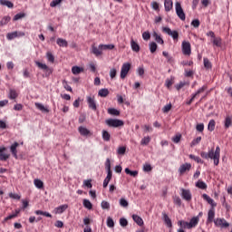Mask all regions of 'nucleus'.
<instances>
[{
    "label": "nucleus",
    "mask_w": 232,
    "mask_h": 232,
    "mask_svg": "<svg viewBox=\"0 0 232 232\" xmlns=\"http://www.w3.org/2000/svg\"><path fill=\"white\" fill-rule=\"evenodd\" d=\"M200 157L206 160L211 159V160L214 162V166H218V164H220V147L217 146L216 150L211 149L208 150V152L202 151L200 153Z\"/></svg>",
    "instance_id": "1"
},
{
    "label": "nucleus",
    "mask_w": 232,
    "mask_h": 232,
    "mask_svg": "<svg viewBox=\"0 0 232 232\" xmlns=\"http://www.w3.org/2000/svg\"><path fill=\"white\" fill-rule=\"evenodd\" d=\"M175 8L178 17H179L181 21H186V13H184V9H182L180 2H176Z\"/></svg>",
    "instance_id": "2"
},
{
    "label": "nucleus",
    "mask_w": 232,
    "mask_h": 232,
    "mask_svg": "<svg viewBox=\"0 0 232 232\" xmlns=\"http://www.w3.org/2000/svg\"><path fill=\"white\" fill-rule=\"evenodd\" d=\"M130 70H131V63H123L121 70V79H126V76L130 72Z\"/></svg>",
    "instance_id": "3"
},
{
    "label": "nucleus",
    "mask_w": 232,
    "mask_h": 232,
    "mask_svg": "<svg viewBox=\"0 0 232 232\" xmlns=\"http://www.w3.org/2000/svg\"><path fill=\"white\" fill-rule=\"evenodd\" d=\"M106 124L111 128H119L121 126H124V121L121 120L109 119L106 121Z\"/></svg>",
    "instance_id": "4"
},
{
    "label": "nucleus",
    "mask_w": 232,
    "mask_h": 232,
    "mask_svg": "<svg viewBox=\"0 0 232 232\" xmlns=\"http://www.w3.org/2000/svg\"><path fill=\"white\" fill-rule=\"evenodd\" d=\"M181 49L183 55H191V44L189 42L183 41Z\"/></svg>",
    "instance_id": "5"
},
{
    "label": "nucleus",
    "mask_w": 232,
    "mask_h": 232,
    "mask_svg": "<svg viewBox=\"0 0 232 232\" xmlns=\"http://www.w3.org/2000/svg\"><path fill=\"white\" fill-rule=\"evenodd\" d=\"M87 99V104L91 110L93 111H97V102H95V96L93 95H89L86 97Z\"/></svg>",
    "instance_id": "6"
},
{
    "label": "nucleus",
    "mask_w": 232,
    "mask_h": 232,
    "mask_svg": "<svg viewBox=\"0 0 232 232\" xmlns=\"http://www.w3.org/2000/svg\"><path fill=\"white\" fill-rule=\"evenodd\" d=\"M162 32H164V34H167L168 35H171L174 41H179V32L171 31L169 27H162Z\"/></svg>",
    "instance_id": "7"
},
{
    "label": "nucleus",
    "mask_w": 232,
    "mask_h": 232,
    "mask_svg": "<svg viewBox=\"0 0 232 232\" xmlns=\"http://www.w3.org/2000/svg\"><path fill=\"white\" fill-rule=\"evenodd\" d=\"M24 32H21V31H14V32H13V33H8L7 34H6V39L8 40V41H12V40H14V39H15V38H17V37H24Z\"/></svg>",
    "instance_id": "8"
},
{
    "label": "nucleus",
    "mask_w": 232,
    "mask_h": 232,
    "mask_svg": "<svg viewBox=\"0 0 232 232\" xmlns=\"http://www.w3.org/2000/svg\"><path fill=\"white\" fill-rule=\"evenodd\" d=\"M105 169H107V180H111V177L113 173L111 172V162L110 161V159H107L105 161Z\"/></svg>",
    "instance_id": "9"
},
{
    "label": "nucleus",
    "mask_w": 232,
    "mask_h": 232,
    "mask_svg": "<svg viewBox=\"0 0 232 232\" xmlns=\"http://www.w3.org/2000/svg\"><path fill=\"white\" fill-rule=\"evenodd\" d=\"M206 90H208V85H203L201 88H199L196 93H194L191 97V99L188 102V104H191V102H193L195 101V99H197V97H198L199 93H204V92H206Z\"/></svg>",
    "instance_id": "10"
},
{
    "label": "nucleus",
    "mask_w": 232,
    "mask_h": 232,
    "mask_svg": "<svg viewBox=\"0 0 232 232\" xmlns=\"http://www.w3.org/2000/svg\"><path fill=\"white\" fill-rule=\"evenodd\" d=\"M214 224L218 227H229V224L225 218H217L214 219Z\"/></svg>",
    "instance_id": "11"
},
{
    "label": "nucleus",
    "mask_w": 232,
    "mask_h": 232,
    "mask_svg": "<svg viewBox=\"0 0 232 232\" xmlns=\"http://www.w3.org/2000/svg\"><path fill=\"white\" fill-rule=\"evenodd\" d=\"M6 151L5 147H0V160L2 162H6L10 159V154L5 153Z\"/></svg>",
    "instance_id": "12"
},
{
    "label": "nucleus",
    "mask_w": 232,
    "mask_h": 232,
    "mask_svg": "<svg viewBox=\"0 0 232 232\" xmlns=\"http://www.w3.org/2000/svg\"><path fill=\"white\" fill-rule=\"evenodd\" d=\"M202 198H204L208 204L211 205V209H215V208H217V202H215V200H213V198H211L208 194H203Z\"/></svg>",
    "instance_id": "13"
},
{
    "label": "nucleus",
    "mask_w": 232,
    "mask_h": 232,
    "mask_svg": "<svg viewBox=\"0 0 232 232\" xmlns=\"http://www.w3.org/2000/svg\"><path fill=\"white\" fill-rule=\"evenodd\" d=\"M181 197L182 198H184V200H187V202H189V200H191V191L182 188Z\"/></svg>",
    "instance_id": "14"
},
{
    "label": "nucleus",
    "mask_w": 232,
    "mask_h": 232,
    "mask_svg": "<svg viewBox=\"0 0 232 232\" xmlns=\"http://www.w3.org/2000/svg\"><path fill=\"white\" fill-rule=\"evenodd\" d=\"M78 131L80 135H82V137L92 136V132L90 131V130L86 129L85 127H82V126L79 127Z\"/></svg>",
    "instance_id": "15"
},
{
    "label": "nucleus",
    "mask_w": 232,
    "mask_h": 232,
    "mask_svg": "<svg viewBox=\"0 0 232 232\" xmlns=\"http://www.w3.org/2000/svg\"><path fill=\"white\" fill-rule=\"evenodd\" d=\"M67 209H68L67 204L61 205L54 208V213L55 215H62V213H64V211H66Z\"/></svg>",
    "instance_id": "16"
},
{
    "label": "nucleus",
    "mask_w": 232,
    "mask_h": 232,
    "mask_svg": "<svg viewBox=\"0 0 232 232\" xmlns=\"http://www.w3.org/2000/svg\"><path fill=\"white\" fill-rule=\"evenodd\" d=\"M92 53H93V55H95L96 57L102 55V48H101V45H99L98 47L95 45H92Z\"/></svg>",
    "instance_id": "17"
},
{
    "label": "nucleus",
    "mask_w": 232,
    "mask_h": 232,
    "mask_svg": "<svg viewBox=\"0 0 232 232\" xmlns=\"http://www.w3.org/2000/svg\"><path fill=\"white\" fill-rule=\"evenodd\" d=\"M189 169H191V163H185L179 167V171L181 175H184V173L189 171Z\"/></svg>",
    "instance_id": "18"
},
{
    "label": "nucleus",
    "mask_w": 232,
    "mask_h": 232,
    "mask_svg": "<svg viewBox=\"0 0 232 232\" xmlns=\"http://www.w3.org/2000/svg\"><path fill=\"white\" fill-rule=\"evenodd\" d=\"M35 107L37 108V110L42 111V113H49L50 112V109L48 108V106H44L43 103L36 102Z\"/></svg>",
    "instance_id": "19"
},
{
    "label": "nucleus",
    "mask_w": 232,
    "mask_h": 232,
    "mask_svg": "<svg viewBox=\"0 0 232 232\" xmlns=\"http://www.w3.org/2000/svg\"><path fill=\"white\" fill-rule=\"evenodd\" d=\"M17 148H19V143L17 141L13 143L10 147V151L14 159H17Z\"/></svg>",
    "instance_id": "20"
},
{
    "label": "nucleus",
    "mask_w": 232,
    "mask_h": 232,
    "mask_svg": "<svg viewBox=\"0 0 232 232\" xmlns=\"http://www.w3.org/2000/svg\"><path fill=\"white\" fill-rule=\"evenodd\" d=\"M215 220V208H210L208 213V224H211Z\"/></svg>",
    "instance_id": "21"
},
{
    "label": "nucleus",
    "mask_w": 232,
    "mask_h": 232,
    "mask_svg": "<svg viewBox=\"0 0 232 232\" xmlns=\"http://www.w3.org/2000/svg\"><path fill=\"white\" fill-rule=\"evenodd\" d=\"M198 222H200V219L198 218V217H194L190 219V221L188 222V226H190V229H193V227H197V226H198Z\"/></svg>",
    "instance_id": "22"
},
{
    "label": "nucleus",
    "mask_w": 232,
    "mask_h": 232,
    "mask_svg": "<svg viewBox=\"0 0 232 232\" xmlns=\"http://www.w3.org/2000/svg\"><path fill=\"white\" fill-rule=\"evenodd\" d=\"M132 219L138 226H144V220L140 216L133 214Z\"/></svg>",
    "instance_id": "23"
},
{
    "label": "nucleus",
    "mask_w": 232,
    "mask_h": 232,
    "mask_svg": "<svg viewBox=\"0 0 232 232\" xmlns=\"http://www.w3.org/2000/svg\"><path fill=\"white\" fill-rule=\"evenodd\" d=\"M130 46H131V50L133 52L139 53L140 52V46L139 45V44H137V42H135V40L131 39L130 40Z\"/></svg>",
    "instance_id": "24"
},
{
    "label": "nucleus",
    "mask_w": 232,
    "mask_h": 232,
    "mask_svg": "<svg viewBox=\"0 0 232 232\" xmlns=\"http://www.w3.org/2000/svg\"><path fill=\"white\" fill-rule=\"evenodd\" d=\"M164 6H165V11L166 12H170V10H173V1L165 0Z\"/></svg>",
    "instance_id": "25"
},
{
    "label": "nucleus",
    "mask_w": 232,
    "mask_h": 232,
    "mask_svg": "<svg viewBox=\"0 0 232 232\" xmlns=\"http://www.w3.org/2000/svg\"><path fill=\"white\" fill-rule=\"evenodd\" d=\"M56 44L62 48H68V42L63 38H58Z\"/></svg>",
    "instance_id": "26"
},
{
    "label": "nucleus",
    "mask_w": 232,
    "mask_h": 232,
    "mask_svg": "<svg viewBox=\"0 0 232 232\" xmlns=\"http://www.w3.org/2000/svg\"><path fill=\"white\" fill-rule=\"evenodd\" d=\"M152 37H154V40L156 41V43H158V44H164V40L162 39L160 34H157V32H154L152 34Z\"/></svg>",
    "instance_id": "27"
},
{
    "label": "nucleus",
    "mask_w": 232,
    "mask_h": 232,
    "mask_svg": "<svg viewBox=\"0 0 232 232\" xmlns=\"http://www.w3.org/2000/svg\"><path fill=\"white\" fill-rule=\"evenodd\" d=\"M17 97H19L17 91H15L14 89H10L9 90V99H11V101H14V100L17 99Z\"/></svg>",
    "instance_id": "28"
},
{
    "label": "nucleus",
    "mask_w": 232,
    "mask_h": 232,
    "mask_svg": "<svg viewBox=\"0 0 232 232\" xmlns=\"http://www.w3.org/2000/svg\"><path fill=\"white\" fill-rule=\"evenodd\" d=\"M34 184L35 188H37L38 189H43V188H44V183L43 182V180H41L39 179H35L34 180Z\"/></svg>",
    "instance_id": "29"
},
{
    "label": "nucleus",
    "mask_w": 232,
    "mask_h": 232,
    "mask_svg": "<svg viewBox=\"0 0 232 232\" xmlns=\"http://www.w3.org/2000/svg\"><path fill=\"white\" fill-rule=\"evenodd\" d=\"M72 72L73 75H79V73L84 72V69L82 67H79V66H72Z\"/></svg>",
    "instance_id": "30"
},
{
    "label": "nucleus",
    "mask_w": 232,
    "mask_h": 232,
    "mask_svg": "<svg viewBox=\"0 0 232 232\" xmlns=\"http://www.w3.org/2000/svg\"><path fill=\"white\" fill-rule=\"evenodd\" d=\"M109 115H113L115 117H119L121 115V111L115 108H110L108 109Z\"/></svg>",
    "instance_id": "31"
},
{
    "label": "nucleus",
    "mask_w": 232,
    "mask_h": 232,
    "mask_svg": "<svg viewBox=\"0 0 232 232\" xmlns=\"http://www.w3.org/2000/svg\"><path fill=\"white\" fill-rule=\"evenodd\" d=\"M163 219H164V222H165L167 227H173V224L171 223V219L169 218V217L167 214L163 215Z\"/></svg>",
    "instance_id": "32"
},
{
    "label": "nucleus",
    "mask_w": 232,
    "mask_h": 232,
    "mask_svg": "<svg viewBox=\"0 0 232 232\" xmlns=\"http://www.w3.org/2000/svg\"><path fill=\"white\" fill-rule=\"evenodd\" d=\"M203 63H204L206 70H211V68H213V64L208 58H203Z\"/></svg>",
    "instance_id": "33"
},
{
    "label": "nucleus",
    "mask_w": 232,
    "mask_h": 232,
    "mask_svg": "<svg viewBox=\"0 0 232 232\" xmlns=\"http://www.w3.org/2000/svg\"><path fill=\"white\" fill-rule=\"evenodd\" d=\"M150 52V53H155L157 52V48H159V45H157V43L151 42L149 44Z\"/></svg>",
    "instance_id": "34"
},
{
    "label": "nucleus",
    "mask_w": 232,
    "mask_h": 232,
    "mask_svg": "<svg viewBox=\"0 0 232 232\" xmlns=\"http://www.w3.org/2000/svg\"><path fill=\"white\" fill-rule=\"evenodd\" d=\"M196 188H198L199 189H208V185L206 184V182L198 180L196 183Z\"/></svg>",
    "instance_id": "35"
},
{
    "label": "nucleus",
    "mask_w": 232,
    "mask_h": 232,
    "mask_svg": "<svg viewBox=\"0 0 232 232\" xmlns=\"http://www.w3.org/2000/svg\"><path fill=\"white\" fill-rule=\"evenodd\" d=\"M188 157L192 160H195V162H197L198 164H203L204 163V160H202V159H200V157H198V156H195L193 154H190Z\"/></svg>",
    "instance_id": "36"
},
{
    "label": "nucleus",
    "mask_w": 232,
    "mask_h": 232,
    "mask_svg": "<svg viewBox=\"0 0 232 232\" xmlns=\"http://www.w3.org/2000/svg\"><path fill=\"white\" fill-rule=\"evenodd\" d=\"M10 21H12V18L10 16H4L0 21V26L6 25L7 23H10Z\"/></svg>",
    "instance_id": "37"
},
{
    "label": "nucleus",
    "mask_w": 232,
    "mask_h": 232,
    "mask_svg": "<svg viewBox=\"0 0 232 232\" xmlns=\"http://www.w3.org/2000/svg\"><path fill=\"white\" fill-rule=\"evenodd\" d=\"M98 95L100 97H108V95H110V91H108V89H101Z\"/></svg>",
    "instance_id": "38"
},
{
    "label": "nucleus",
    "mask_w": 232,
    "mask_h": 232,
    "mask_svg": "<svg viewBox=\"0 0 232 232\" xmlns=\"http://www.w3.org/2000/svg\"><path fill=\"white\" fill-rule=\"evenodd\" d=\"M102 139L105 142H110V139H111V135L107 130H102Z\"/></svg>",
    "instance_id": "39"
},
{
    "label": "nucleus",
    "mask_w": 232,
    "mask_h": 232,
    "mask_svg": "<svg viewBox=\"0 0 232 232\" xmlns=\"http://www.w3.org/2000/svg\"><path fill=\"white\" fill-rule=\"evenodd\" d=\"M125 173L127 175H130V177H137L139 175V171H137V170H130L129 168L125 169Z\"/></svg>",
    "instance_id": "40"
},
{
    "label": "nucleus",
    "mask_w": 232,
    "mask_h": 232,
    "mask_svg": "<svg viewBox=\"0 0 232 232\" xmlns=\"http://www.w3.org/2000/svg\"><path fill=\"white\" fill-rule=\"evenodd\" d=\"M0 5L7 6V8H14V4L8 0H1Z\"/></svg>",
    "instance_id": "41"
},
{
    "label": "nucleus",
    "mask_w": 232,
    "mask_h": 232,
    "mask_svg": "<svg viewBox=\"0 0 232 232\" xmlns=\"http://www.w3.org/2000/svg\"><path fill=\"white\" fill-rule=\"evenodd\" d=\"M150 141H151V138L150 136H147L141 140L140 144L141 146H148Z\"/></svg>",
    "instance_id": "42"
},
{
    "label": "nucleus",
    "mask_w": 232,
    "mask_h": 232,
    "mask_svg": "<svg viewBox=\"0 0 232 232\" xmlns=\"http://www.w3.org/2000/svg\"><path fill=\"white\" fill-rule=\"evenodd\" d=\"M35 215H43L44 217H47L48 218H52V214L50 212H44L43 210H36Z\"/></svg>",
    "instance_id": "43"
},
{
    "label": "nucleus",
    "mask_w": 232,
    "mask_h": 232,
    "mask_svg": "<svg viewBox=\"0 0 232 232\" xmlns=\"http://www.w3.org/2000/svg\"><path fill=\"white\" fill-rule=\"evenodd\" d=\"M152 169H153V167H151V164H150V163H145V164L143 165V171H144L145 173H150V171H152Z\"/></svg>",
    "instance_id": "44"
},
{
    "label": "nucleus",
    "mask_w": 232,
    "mask_h": 232,
    "mask_svg": "<svg viewBox=\"0 0 232 232\" xmlns=\"http://www.w3.org/2000/svg\"><path fill=\"white\" fill-rule=\"evenodd\" d=\"M213 44H214L215 46H218V47L222 46V38H220V37H215L214 40H213Z\"/></svg>",
    "instance_id": "45"
},
{
    "label": "nucleus",
    "mask_w": 232,
    "mask_h": 232,
    "mask_svg": "<svg viewBox=\"0 0 232 232\" xmlns=\"http://www.w3.org/2000/svg\"><path fill=\"white\" fill-rule=\"evenodd\" d=\"M100 48H102V50H113V48H115V45H113V44H100Z\"/></svg>",
    "instance_id": "46"
},
{
    "label": "nucleus",
    "mask_w": 232,
    "mask_h": 232,
    "mask_svg": "<svg viewBox=\"0 0 232 232\" xmlns=\"http://www.w3.org/2000/svg\"><path fill=\"white\" fill-rule=\"evenodd\" d=\"M83 206L86 208V209H92V208H93V205H92L90 199H83Z\"/></svg>",
    "instance_id": "47"
},
{
    "label": "nucleus",
    "mask_w": 232,
    "mask_h": 232,
    "mask_svg": "<svg viewBox=\"0 0 232 232\" xmlns=\"http://www.w3.org/2000/svg\"><path fill=\"white\" fill-rule=\"evenodd\" d=\"M215 121L214 120H211L209 122H208V131H214L215 130Z\"/></svg>",
    "instance_id": "48"
},
{
    "label": "nucleus",
    "mask_w": 232,
    "mask_h": 232,
    "mask_svg": "<svg viewBox=\"0 0 232 232\" xmlns=\"http://www.w3.org/2000/svg\"><path fill=\"white\" fill-rule=\"evenodd\" d=\"M120 206H121V208H128V206H130V203H128V200H126V198H121L120 199Z\"/></svg>",
    "instance_id": "49"
},
{
    "label": "nucleus",
    "mask_w": 232,
    "mask_h": 232,
    "mask_svg": "<svg viewBox=\"0 0 232 232\" xmlns=\"http://www.w3.org/2000/svg\"><path fill=\"white\" fill-rule=\"evenodd\" d=\"M36 66H38V68H40L41 70H48V65H46L45 63H42L41 62H34Z\"/></svg>",
    "instance_id": "50"
},
{
    "label": "nucleus",
    "mask_w": 232,
    "mask_h": 232,
    "mask_svg": "<svg viewBox=\"0 0 232 232\" xmlns=\"http://www.w3.org/2000/svg\"><path fill=\"white\" fill-rule=\"evenodd\" d=\"M102 209H107V211H109L110 209V202L106 201V200H103L102 201Z\"/></svg>",
    "instance_id": "51"
},
{
    "label": "nucleus",
    "mask_w": 232,
    "mask_h": 232,
    "mask_svg": "<svg viewBox=\"0 0 232 232\" xmlns=\"http://www.w3.org/2000/svg\"><path fill=\"white\" fill-rule=\"evenodd\" d=\"M25 14L24 13H19V14H16L14 18H13V21H19V19H23V17H25Z\"/></svg>",
    "instance_id": "52"
},
{
    "label": "nucleus",
    "mask_w": 232,
    "mask_h": 232,
    "mask_svg": "<svg viewBox=\"0 0 232 232\" xmlns=\"http://www.w3.org/2000/svg\"><path fill=\"white\" fill-rule=\"evenodd\" d=\"M46 57H47V60L49 61V63H54L55 62V57L53 56V54L52 53L47 52Z\"/></svg>",
    "instance_id": "53"
},
{
    "label": "nucleus",
    "mask_w": 232,
    "mask_h": 232,
    "mask_svg": "<svg viewBox=\"0 0 232 232\" xmlns=\"http://www.w3.org/2000/svg\"><path fill=\"white\" fill-rule=\"evenodd\" d=\"M63 3V0H53L50 3V6L51 8H55V6H57L58 5H61Z\"/></svg>",
    "instance_id": "54"
},
{
    "label": "nucleus",
    "mask_w": 232,
    "mask_h": 232,
    "mask_svg": "<svg viewBox=\"0 0 232 232\" xmlns=\"http://www.w3.org/2000/svg\"><path fill=\"white\" fill-rule=\"evenodd\" d=\"M107 226L108 227H115V222L113 221V218H107Z\"/></svg>",
    "instance_id": "55"
},
{
    "label": "nucleus",
    "mask_w": 232,
    "mask_h": 232,
    "mask_svg": "<svg viewBox=\"0 0 232 232\" xmlns=\"http://www.w3.org/2000/svg\"><path fill=\"white\" fill-rule=\"evenodd\" d=\"M200 140H202V137L194 139L190 143L191 148H193V146H197V144H199Z\"/></svg>",
    "instance_id": "56"
},
{
    "label": "nucleus",
    "mask_w": 232,
    "mask_h": 232,
    "mask_svg": "<svg viewBox=\"0 0 232 232\" xmlns=\"http://www.w3.org/2000/svg\"><path fill=\"white\" fill-rule=\"evenodd\" d=\"M9 198H14V200H21V196L15 193H9Z\"/></svg>",
    "instance_id": "57"
},
{
    "label": "nucleus",
    "mask_w": 232,
    "mask_h": 232,
    "mask_svg": "<svg viewBox=\"0 0 232 232\" xmlns=\"http://www.w3.org/2000/svg\"><path fill=\"white\" fill-rule=\"evenodd\" d=\"M232 121H231V118L227 117L225 120V128L226 130H227V128L231 127Z\"/></svg>",
    "instance_id": "58"
},
{
    "label": "nucleus",
    "mask_w": 232,
    "mask_h": 232,
    "mask_svg": "<svg viewBox=\"0 0 232 232\" xmlns=\"http://www.w3.org/2000/svg\"><path fill=\"white\" fill-rule=\"evenodd\" d=\"M120 226H121V227H126V226H128V219L124 218H120Z\"/></svg>",
    "instance_id": "59"
},
{
    "label": "nucleus",
    "mask_w": 232,
    "mask_h": 232,
    "mask_svg": "<svg viewBox=\"0 0 232 232\" xmlns=\"http://www.w3.org/2000/svg\"><path fill=\"white\" fill-rule=\"evenodd\" d=\"M172 108V105L171 103H169L167 105H165L163 108H162V111L163 113H168Z\"/></svg>",
    "instance_id": "60"
},
{
    "label": "nucleus",
    "mask_w": 232,
    "mask_h": 232,
    "mask_svg": "<svg viewBox=\"0 0 232 232\" xmlns=\"http://www.w3.org/2000/svg\"><path fill=\"white\" fill-rule=\"evenodd\" d=\"M63 85L67 92H72V86H70L68 84V82H66L65 80L63 81Z\"/></svg>",
    "instance_id": "61"
},
{
    "label": "nucleus",
    "mask_w": 232,
    "mask_h": 232,
    "mask_svg": "<svg viewBox=\"0 0 232 232\" xmlns=\"http://www.w3.org/2000/svg\"><path fill=\"white\" fill-rule=\"evenodd\" d=\"M83 186H85L86 188H89V189H91V188H92V179H85L83 181Z\"/></svg>",
    "instance_id": "62"
},
{
    "label": "nucleus",
    "mask_w": 232,
    "mask_h": 232,
    "mask_svg": "<svg viewBox=\"0 0 232 232\" xmlns=\"http://www.w3.org/2000/svg\"><path fill=\"white\" fill-rule=\"evenodd\" d=\"M117 153L118 155H124L126 153V147H119Z\"/></svg>",
    "instance_id": "63"
},
{
    "label": "nucleus",
    "mask_w": 232,
    "mask_h": 232,
    "mask_svg": "<svg viewBox=\"0 0 232 232\" xmlns=\"http://www.w3.org/2000/svg\"><path fill=\"white\" fill-rule=\"evenodd\" d=\"M191 25L194 26V28H198V26H200V21L198 19H195L191 22Z\"/></svg>",
    "instance_id": "64"
}]
</instances>
